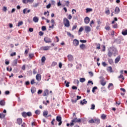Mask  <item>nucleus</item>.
I'll use <instances>...</instances> for the list:
<instances>
[{
  "label": "nucleus",
  "instance_id": "nucleus-1",
  "mask_svg": "<svg viewBox=\"0 0 127 127\" xmlns=\"http://www.w3.org/2000/svg\"><path fill=\"white\" fill-rule=\"evenodd\" d=\"M109 50H110V51L112 52L114 56H117V55H118V50H117V48L115 47H111L109 48Z\"/></svg>",
  "mask_w": 127,
  "mask_h": 127
},
{
  "label": "nucleus",
  "instance_id": "nucleus-2",
  "mask_svg": "<svg viewBox=\"0 0 127 127\" xmlns=\"http://www.w3.org/2000/svg\"><path fill=\"white\" fill-rule=\"evenodd\" d=\"M81 119H77V118H74L71 120V122L70 123V127H73L74 126V123H81Z\"/></svg>",
  "mask_w": 127,
  "mask_h": 127
},
{
  "label": "nucleus",
  "instance_id": "nucleus-3",
  "mask_svg": "<svg viewBox=\"0 0 127 127\" xmlns=\"http://www.w3.org/2000/svg\"><path fill=\"white\" fill-rule=\"evenodd\" d=\"M21 115L23 118H26L27 117H31L32 116V113H31L30 112H23L21 113Z\"/></svg>",
  "mask_w": 127,
  "mask_h": 127
},
{
  "label": "nucleus",
  "instance_id": "nucleus-4",
  "mask_svg": "<svg viewBox=\"0 0 127 127\" xmlns=\"http://www.w3.org/2000/svg\"><path fill=\"white\" fill-rule=\"evenodd\" d=\"M64 23L65 27H69L70 26V21L66 18H64Z\"/></svg>",
  "mask_w": 127,
  "mask_h": 127
},
{
  "label": "nucleus",
  "instance_id": "nucleus-5",
  "mask_svg": "<svg viewBox=\"0 0 127 127\" xmlns=\"http://www.w3.org/2000/svg\"><path fill=\"white\" fill-rule=\"evenodd\" d=\"M56 121H57V122H59L58 126H59V127H60V126H61V125H62V123H63L62 117H61V116H57Z\"/></svg>",
  "mask_w": 127,
  "mask_h": 127
},
{
  "label": "nucleus",
  "instance_id": "nucleus-6",
  "mask_svg": "<svg viewBox=\"0 0 127 127\" xmlns=\"http://www.w3.org/2000/svg\"><path fill=\"white\" fill-rule=\"evenodd\" d=\"M51 48V46H44V47H42L40 48V50H44V51H46L47 50H49V49H50V48Z\"/></svg>",
  "mask_w": 127,
  "mask_h": 127
},
{
  "label": "nucleus",
  "instance_id": "nucleus-7",
  "mask_svg": "<svg viewBox=\"0 0 127 127\" xmlns=\"http://www.w3.org/2000/svg\"><path fill=\"white\" fill-rule=\"evenodd\" d=\"M73 45L74 46L77 47L79 45V40L75 39L73 40Z\"/></svg>",
  "mask_w": 127,
  "mask_h": 127
},
{
  "label": "nucleus",
  "instance_id": "nucleus-8",
  "mask_svg": "<svg viewBox=\"0 0 127 127\" xmlns=\"http://www.w3.org/2000/svg\"><path fill=\"white\" fill-rule=\"evenodd\" d=\"M44 40L46 43H51V39L48 38V37H45Z\"/></svg>",
  "mask_w": 127,
  "mask_h": 127
},
{
  "label": "nucleus",
  "instance_id": "nucleus-9",
  "mask_svg": "<svg viewBox=\"0 0 127 127\" xmlns=\"http://www.w3.org/2000/svg\"><path fill=\"white\" fill-rule=\"evenodd\" d=\"M36 79L38 82L41 81V75L40 74H37L36 76Z\"/></svg>",
  "mask_w": 127,
  "mask_h": 127
},
{
  "label": "nucleus",
  "instance_id": "nucleus-10",
  "mask_svg": "<svg viewBox=\"0 0 127 127\" xmlns=\"http://www.w3.org/2000/svg\"><path fill=\"white\" fill-rule=\"evenodd\" d=\"M84 29L86 33H88V32H90V31H91V28L89 26H85Z\"/></svg>",
  "mask_w": 127,
  "mask_h": 127
},
{
  "label": "nucleus",
  "instance_id": "nucleus-11",
  "mask_svg": "<svg viewBox=\"0 0 127 127\" xmlns=\"http://www.w3.org/2000/svg\"><path fill=\"white\" fill-rule=\"evenodd\" d=\"M84 23L88 24L90 22V18L89 17H86L84 19Z\"/></svg>",
  "mask_w": 127,
  "mask_h": 127
},
{
  "label": "nucleus",
  "instance_id": "nucleus-12",
  "mask_svg": "<svg viewBox=\"0 0 127 127\" xmlns=\"http://www.w3.org/2000/svg\"><path fill=\"white\" fill-rule=\"evenodd\" d=\"M27 8H25L23 10V14H25V13H29V12L31 11V9L27 10Z\"/></svg>",
  "mask_w": 127,
  "mask_h": 127
},
{
  "label": "nucleus",
  "instance_id": "nucleus-13",
  "mask_svg": "<svg viewBox=\"0 0 127 127\" xmlns=\"http://www.w3.org/2000/svg\"><path fill=\"white\" fill-rule=\"evenodd\" d=\"M101 121L100 120V119L99 118H95L94 119V124L96 125H100Z\"/></svg>",
  "mask_w": 127,
  "mask_h": 127
},
{
  "label": "nucleus",
  "instance_id": "nucleus-14",
  "mask_svg": "<svg viewBox=\"0 0 127 127\" xmlns=\"http://www.w3.org/2000/svg\"><path fill=\"white\" fill-rule=\"evenodd\" d=\"M16 122H17L16 124L19 125V126H20V125L22 124V119L21 118H18L17 119Z\"/></svg>",
  "mask_w": 127,
  "mask_h": 127
},
{
  "label": "nucleus",
  "instance_id": "nucleus-15",
  "mask_svg": "<svg viewBox=\"0 0 127 127\" xmlns=\"http://www.w3.org/2000/svg\"><path fill=\"white\" fill-rule=\"evenodd\" d=\"M121 60V56H118L115 60V64H117L118 63H119V62H120V61Z\"/></svg>",
  "mask_w": 127,
  "mask_h": 127
},
{
  "label": "nucleus",
  "instance_id": "nucleus-16",
  "mask_svg": "<svg viewBox=\"0 0 127 127\" xmlns=\"http://www.w3.org/2000/svg\"><path fill=\"white\" fill-rule=\"evenodd\" d=\"M87 103H88V102L86 101L85 99H84L82 101L81 100L80 102V105H82V106H83V105L87 104Z\"/></svg>",
  "mask_w": 127,
  "mask_h": 127
},
{
  "label": "nucleus",
  "instance_id": "nucleus-17",
  "mask_svg": "<svg viewBox=\"0 0 127 127\" xmlns=\"http://www.w3.org/2000/svg\"><path fill=\"white\" fill-rule=\"evenodd\" d=\"M67 58L68 59V61H72L73 59H74V57H73V56L72 55H68L67 56Z\"/></svg>",
  "mask_w": 127,
  "mask_h": 127
},
{
  "label": "nucleus",
  "instance_id": "nucleus-18",
  "mask_svg": "<svg viewBox=\"0 0 127 127\" xmlns=\"http://www.w3.org/2000/svg\"><path fill=\"white\" fill-rule=\"evenodd\" d=\"M108 89H109V90H113V89H114V84H113V83H109Z\"/></svg>",
  "mask_w": 127,
  "mask_h": 127
},
{
  "label": "nucleus",
  "instance_id": "nucleus-19",
  "mask_svg": "<svg viewBox=\"0 0 127 127\" xmlns=\"http://www.w3.org/2000/svg\"><path fill=\"white\" fill-rule=\"evenodd\" d=\"M48 95H49V90H48V89H46L44 91V93L43 94V96L44 97H45Z\"/></svg>",
  "mask_w": 127,
  "mask_h": 127
},
{
  "label": "nucleus",
  "instance_id": "nucleus-20",
  "mask_svg": "<svg viewBox=\"0 0 127 127\" xmlns=\"http://www.w3.org/2000/svg\"><path fill=\"white\" fill-rule=\"evenodd\" d=\"M108 57H112L113 56V53L111 52L110 49H108Z\"/></svg>",
  "mask_w": 127,
  "mask_h": 127
},
{
  "label": "nucleus",
  "instance_id": "nucleus-21",
  "mask_svg": "<svg viewBox=\"0 0 127 127\" xmlns=\"http://www.w3.org/2000/svg\"><path fill=\"white\" fill-rule=\"evenodd\" d=\"M48 115V111H44L43 113V115L45 118H47V116Z\"/></svg>",
  "mask_w": 127,
  "mask_h": 127
},
{
  "label": "nucleus",
  "instance_id": "nucleus-22",
  "mask_svg": "<svg viewBox=\"0 0 127 127\" xmlns=\"http://www.w3.org/2000/svg\"><path fill=\"white\" fill-rule=\"evenodd\" d=\"M33 20L34 22L36 23L39 20V19L38 18V17L35 16L33 17Z\"/></svg>",
  "mask_w": 127,
  "mask_h": 127
},
{
  "label": "nucleus",
  "instance_id": "nucleus-23",
  "mask_svg": "<svg viewBox=\"0 0 127 127\" xmlns=\"http://www.w3.org/2000/svg\"><path fill=\"white\" fill-rule=\"evenodd\" d=\"M107 70L108 72H110V73H112L113 72V68L112 66H108L107 68Z\"/></svg>",
  "mask_w": 127,
  "mask_h": 127
},
{
  "label": "nucleus",
  "instance_id": "nucleus-24",
  "mask_svg": "<svg viewBox=\"0 0 127 127\" xmlns=\"http://www.w3.org/2000/svg\"><path fill=\"white\" fill-rule=\"evenodd\" d=\"M31 92L32 94H34V93H35L36 92V88L34 87H32V88H31Z\"/></svg>",
  "mask_w": 127,
  "mask_h": 127
},
{
  "label": "nucleus",
  "instance_id": "nucleus-25",
  "mask_svg": "<svg viewBox=\"0 0 127 127\" xmlns=\"http://www.w3.org/2000/svg\"><path fill=\"white\" fill-rule=\"evenodd\" d=\"M122 34L124 36H126V35H127V29L123 30L122 32Z\"/></svg>",
  "mask_w": 127,
  "mask_h": 127
},
{
  "label": "nucleus",
  "instance_id": "nucleus-26",
  "mask_svg": "<svg viewBox=\"0 0 127 127\" xmlns=\"http://www.w3.org/2000/svg\"><path fill=\"white\" fill-rule=\"evenodd\" d=\"M91 11H93V9L91 8H87L86 9V12L88 13L89 12H91Z\"/></svg>",
  "mask_w": 127,
  "mask_h": 127
},
{
  "label": "nucleus",
  "instance_id": "nucleus-27",
  "mask_svg": "<svg viewBox=\"0 0 127 127\" xmlns=\"http://www.w3.org/2000/svg\"><path fill=\"white\" fill-rule=\"evenodd\" d=\"M121 40L120 39H116L114 41V42H116L117 44H121Z\"/></svg>",
  "mask_w": 127,
  "mask_h": 127
},
{
  "label": "nucleus",
  "instance_id": "nucleus-28",
  "mask_svg": "<svg viewBox=\"0 0 127 127\" xmlns=\"http://www.w3.org/2000/svg\"><path fill=\"white\" fill-rule=\"evenodd\" d=\"M17 59H15V60H14L13 61V63H12V66H16L17 64Z\"/></svg>",
  "mask_w": 127,
  "mask_h": 127
},
{
  "label": "nucleus",
  "instance_id": "nucleus-29",
  "mask_svg": "<svg viewBox=\"0 0 127 127\" xmlns=\"http://www.w3.org/2000/svg\"><path fill=\"white\" fill-rule=\"evenodd\" d=\"M64 84H65V87H67V88L69 87L70 86V82L68 81L67 82L66 80L64 81Z\"/></svg>",
  "mask_w": 127,
  "mask_h": 127
},
{
  "label": "nucleus",
  "instance_id": "nucleus-30",
  "mask_svg": "<svg viewBox=\"0 0 127 127\" xmlns=\"http://www.w3.org/2000/svg\"><path fill=\"white\" fill-rule=\"evenodd\" d=\"M79 47L80 49H82L83 50V49H85L86 47V45H85V44H82L81 45H80Z\"/></svg>",
  "mask_w": 127,
  "mask_h": 127
},
{
  "label": "nucleus",
  "instance_id": "nucleus-31",
  "mask_svg": "<svg viewBox=\"0 0 127 127\" xmlns=\"http://www.w3.org/2000/svg\"><path fill=\"white\" fill-rule=\"evenodd\" d=\"M4 118H5V114L2 113H0V119H4Z\"/></svg>",
  "mask_w": 127,
  "mask_h": 127
},
{
  "label": "nucleus",
  "instance_id": "nucleus-32",
  "mask_svg": "<svg viewBox=\"0 0 127 127\" xmlns=\"http://www.w3.org/2000/svg\"><path fill=\"white\" fill-rule=\"evenodd\" d=\"M89 124H95V119H91L88 121Z\"/></svg>",
  "mask_w": 127,
  "mask_h": 127
},
{
  "label": "nucleus",
  "instance_id": "nucleus-33",
  "mask_svg": "<svg viewBox=\"0 0 127 127\" xmlns=\"http://www.w3.org/2000/svg\"><path fill=\"white\" fill-rule=\"evenodd\" d=\"M79 81L81 83H84V82L86 81V78H85V77L80 78Z\"/></svg>",
  "mask_w": 127,
  "mask_h": 127
},
{
  "label": "nucleus",
  "instance_id": "nucleus-34",
  "mask_svg": "<svg viewBox=\"0 0 127 127\" xmlns=\"http://www.w3.org/2000/svg\"><path fill=\"white\" fill-rule=\"evenodd\" d=\"M45 60H46V58H45V56H43L41 59L42 63H44V62H45Z\"/></svg>",
  "mask_w": 127,
  "mask_h": 127
},
{
  "label": "nucleus",
  "instance_id": "nucleus-35",
  "mask_svg": "<svg viewBox=\"0 0 127 127\" xmlns=\"http://www.w3.org/2000/svg\"><path fill=\"white\" fill-rule=\"evenodd\" d=\"M115 11L116 13H119V12H120V8L119 7H116Z\"/></svg>",
  "mask_w": 127,
  "mask_h": 127
},
{
  "label": "nucleus",
  "instance_id": "nucleus-36",
  "mask_svg": "<svg viewBox=\"0 0 127 127\" xmlns=\"http://www.w3.org/2000/svg\"><path fill=\"white\" fill-rule=\"evenodd\" d=\"M5 102L3 100L0 101V106H4Z\"/></svg>",
  "mask_w": 127,
  "mask_h": 127
},
{
  "label": "nucleus",
  "instance_id": "nucleus-37",
  "mask_svg": "<svg viewBox=\"0 0 127 127\" xmlns=\"http://www.w3.org/2000/svg\"><path fill=\"white\" fill-rule=\"evenodd\" d=\"M40 4V2L35 3V4H34L33 5V7H35V8H36V7H37V6H38V5H39Z\"/></svg>",
  "mask_w": 127,
  "mask_h": 127
},
{
  "label": "nucleus",
  "instance_id": "nucleus-38",
  "mask_svg": "<svg viewBox=\"0 0 127 127\" xmlns=\"http://www.w3.org/2000/svg\"><path fill=\"white\" fill-rule=\"evenodd\" d=\"M101 118L102 120H106V118H107V115L105 114H102Z\"/></svg>",
  "mask_w": 127,
  "mask_h": 127
},
{
  "label": "nucleus",
  "instance_id": "nucleus-39",
  "mask_svg": "<svg viewBox=\"0 0 127 127\" xmlns=\"http://www.w3.org/2000/svg\"><path fill=\"white\" fill-rule=\"evenodd\" d=\"M108 62H109V64L112 65V64H113V63H114V61H113V59H108Z\"/></svg>",
  "mask_w": 127,
  "mask_h": 127
},
{
  "label": "nucleus",
  "instance_id": "nucleus-40",
  "mask_svg": "<svg viewBox=\"0 0 127 127\" xmlns=\"http://www.w3.org/2000/svg\"><path fill=\"white\" fill-rule=\"evenodd\" d=\"M98 89V87L97 86H94L92 88V93H94L96 90Z\"/></svg>",
  "mask_w": 127,
  "mask_h": 127
},
{
  "label": "nucleus",
  "instance_id": "nucleus-41",
  "mask_svg": "<svg viewBox=\"0 0 127 127\" xmlns=\"http://www.w3.org/2000/svg\"><path fill=\"white\" fill-rule=\"evenodd\" d=\"M40 113H41V112L39 110H37L35 111V114H36V115H39Z\"/></svg>",
  "mask_w": 127,
  "mask_h": 127
},
{
  "label": "nucleus",
  "instance_id": "nucleus-42",
  "mask_svg": "<svg viewBox=\"0 0 127 127\" xmlns=\"http://www.w3.org/2000/svg\"><path fill=\"white\" fill-rule=\"evenodd\" d=\"M96 108V106H95V104H91V108H90V109L91 110H95Z\"/></svg>",
  "mask_w": 127,
  "mask_h": 127
},
{
  "label": "nucleus",
  "instance_id": "nucleus-43",
  "mask_svg": "<svg viewBox=\"0 0 127 127\" xmlns=\"http://www.w3.org/2000/svg\"><path fill=\"white\" fill-rule=\"evenodd\" d=\"M22 24H23V22L22 21H19L18 23L17 26L19 27L20 26V25H22Z\"/></svg>",
  "mask_w": 127,
  "mask_h": 127
},
{
  "label": "nucleus",
  "instance_id": "nucleus-44",
  "mask_svg": "<svg viewBox=\"0 0 127 127\" xmlns=\"http://www.w3.org/2000/svg\"><path fill=\"white\" fill-rule=\"evenodd\" d=\"M97 49H98V50H100L101 49V44L100 43H98L96 47Z\"/></svg>",
  "mask_w": 127,
  "mask_h": 127
},
{
  "label": "nucleus",
  "instance_id": "nucleus-45",
  "mask_svg": "<svg viewBox=\"0 0 127 127\" xmlns=\"http://www.w3.org/2000/svg\"><path fill=\"white\" fill-rule=\"evenodd\" d=\"M118 78L119 79H122L123 80H125V77H124V75H123V74H121Z\"/></svg>",
  "mask_w": 127,
  "mask_h": 127
},
{
  "label": "nucleus",
  "instance_id": "nucleus-46",
  "mask_svg": "<svg viewBox=\"0 0 127 127\" xmlns=\"http://www.w3.org/2000/svg\"><path fill=\"white\" fill-rule=\"evenodd\" d=\"M30 82H29V81H26L25 82V86H28V85H30Z\"/></svg>",
  "mask_w": 127,
  "mask_h": 127
},
{
  "label": "nucleus",
  "instance_id": "nucleus-47",
  "mask_svg": "<svg viewBox=\"0 0 127 127\" xmlns=\"http://www.w3.org/2000/svg\"><path fill=\"white\" fill-rule=\"evenodd\" d=\"M42 31H45V30H46V26H42Z\"/></svg>",
  "mask_w": 127,
  "mask_h": 127
},
{
  "label": "nucleus",
  "instance_id": "nucleus-48",
  "mask_svg": "<svg viewBox=\"0 0 127 127\" xmlns=\"http://www.w3.org/2000/svg\"><path fill=\"white\" fill-rule=\"evenodd\" d=\"M4 94L5 95H9V94H10V92H9V91L8 90H6L4 92Z\"/></svg>",
  "mask_w": 127,
  "mask_h": 127
},
{
  "label": "nucleus",
  "instance_id": "nucleus-49",
  "mask_svg": "<svg viewBox=\"0 0 127 127\" xmlns=\"http://www.w3.org/2000/svg\"><path fill=\"white\" fill-rule=\"evenodd\" d=\"M88 73L89 74L90 77H93L94 76V73L92 71L88 72Z\"/></svg>",
  "mask_w": 127,
  "mask_h": 127
},
{
  "label": "nucleus",
  "instance_id": "nucleus-50",
  "mask_svg": "<svg viewBox=\"0 0 127 127\" xmlns=\"http://www.w3.org/2000/svg\"><path fill=\"white\" fill-rule=\"evenodd\" d=\"M38 95H40L41 94H42V90L39 89L37 92Z\"/></svg>",
  "mask_w": 127,
  "mask_h": 127
},
{
  "label": "nucleus",
  "instance_id": "nucleus-51",
  "mask_svg": "<svg viewBox=\"0 0 127 127\" xmlns=\"http://www.w3.org/2000/svg\"><path fill=\"white\" fill-rule=\"evenodd\" d=\"M105 29H106V30H111V27L110 26H106L105 27Z\"/></svg>",
  "mask_w": 127,
  "mask_h": 127
},
{
  "label": "nucleus",
  "instance_id": "nucleus-52",
  "mask_svg": "<svg viewBox=\"0 0 127 127\" xmlns=\"http://www.w3.org/2000/svg\"><path fill=\"white\" fill-rule=\"evenodd\" d=\"M71 88L72 90H77L78 89V87L75 85H73Z\"/></svg>",
  "mask_w": 127,
  "mask_h": 127
},
{
  "label": "nucleus",
  "instance_id": "nucleus-53",
  "mask_svg": "<svg viewBox=\"0 0 127 127\" xmlns=\"http://www.w3.org/2000/svg\"><path fill=\"white\" fill-rule=\"evenodd\" d=\"M71 102H72L73 104H74V103H77V99H75V100H74V99H71Z\"/></svg>",
  "mask_w": 127,
  "mask_h": 127
},
{
  "label": "nucleus",
  "instance_id": "nucleus-54",
  "mask_svg": "<svg viewBox=\"0 0 127 127\" xmlns=\"http://www.w3.org/2000/svg\"><path fill=\"white\" fill-rule=\"evenodd\" d=\"M80 42L81 43H86L87 42V40H80Z\"/></svg>",
  "mask_w": 127,
  "mask_h": 127
},
{
  "label": "nucleus",
  "instance_id": "nucleus-55",
  "mask_svg": "<svg viewBox=\"0 0 127 127\" xmlns=\"http://www.w3.org/2000/svg\"><path fill=\"white\" fill-rule=\"evenodd\" d=\"M6 70H7V71H8V72H11V71L12 70V68L11 67H10L9 69V67H7L6 68Z\"/></svg>",
  "mask_w": 127,
  "mask_h": 127
},
{
  "label": "nucleus",
  "instance_id": "nucleus-56",
  "mask_svg": "<svg viewBox=\"0 0 127 127\" xmlns=\"http://www.w3.org/2000/svg\"><path fill=\"white\" fill-rule=\"evenodd\" d=\"M83 30H84V28H83V27H81L79 30H78V32H82V31H83Z\"/></svg>",
  "mask_w": 127,
  "mask_h": 127
},
{
  "label": "nucleus",
  "instance_id": "nucleus-57",
  "mask_svg": "<svg viewBox=\"0 0 127 127\" xmlns=\"http://www.w3.org/2000/svg\"><path fill=\"white\" fill-rule=\"evenodd\" d=\"M29 58H32L33 57H34V54H30L29 55Z\"/></svg>",
  "mask_w": 127,
  "mask_h": 127
},
{
  "label": "nucleus",
  "instance_id": "nucleus-58",
  "mask_svg": "<svg viewBox=\"0 0 127 127\" xmlns=\"http://www.w3.org/2000/svg\"><path fill=\"white\" fill-rule=\"evenodd\" d=\"M51 7V3H49L47 6V8H50Z\"/></svg>",
  "mask_w": 127,
  "mask_h": 127
},
{
  "label": "nucleus",
  "instance_id": "nucleus-59",
  "mask_svg": "<svg viewBox=\"0 0 127 127\" xmlns=\"http://www.w3.org/2000/svg\"><path fill=\"white\" fill-rule=\"evenodd\" d=\"M101 84L102 86H105V85H106V82H103V80H101Z\"/></svg>",
  "mask_w": 127,
  "mask_h": 127
},
{
  "label": "nucleus",
  "instance_id": "nucleus-60",
  "mask_svg": "<svg viewBox=\"0 0 127 127\" xmlns=\"http://www.w3.org/2000/svg\"><path fill=\"white\" fill-rule=\"evenodd\" d=\"M2 9L3 11H6V10H7V8L6 6H4L2 8Z\"/></svg>",
  "mask_w": 127,
  "mask_h": 127
},
{
  "label": "nucleus",
  "instance_id": "nucleus-61",
  "mask_svg": "<svg viewBox=\"0 0 127 127\" xmlns=\"http://www.w3.org/2000/svg\"><path fill=\"white\" fill-rule=\"evenodd\" d=\"M22 70L25 71V64H23L22 66Z\"/></svg>",
  "mask_w": 127,
  "mask_h": 127
},
{
  "label": "nucleus",
  "instance_id": "nucleus-62",
  "mask_svg": "<svg viewBox=\"0 0 127 127\" xmlns=\"http://www.w3.org/2000/svg\"><path fill=\"white\" fill-rule=\"evenodd\" d=\"M59 68H60V69H61V68H62V63L60 62L59 64Z\"/></svg>",
  "mask_w": 127,
  "mask_h": 127
},
{
  "label": "nucleus",
  "instance_id": "nucleus-63",
  "mask_svg": "<svg viewBox=\"0 0 127 127\" xmlns=\"http://www.w3.org/2000/svg\"><path fill=\"white\" fill-rule=\"evenodd\" d=\"M35 82H34V79H32L31 81V85H33V84H35Z\"/></svg>",
  "mask_w": 127,
  "mask_h": 127
},
{
  "label": "nucleus",
  "instance_id": "nucleus-64",
  "mask_svg": "<svg viewBox=\"0 0 127 127\" xmlns=\"http://www.w3.org/2000/svg\"><path fill=\"white\" fill-rule=\"evenodd\" d=\"M113 28H118V24H115L113 26Z\"/></svg>",
  "mask_w": 127,
  "mask_h": 127
}]
</instances>
